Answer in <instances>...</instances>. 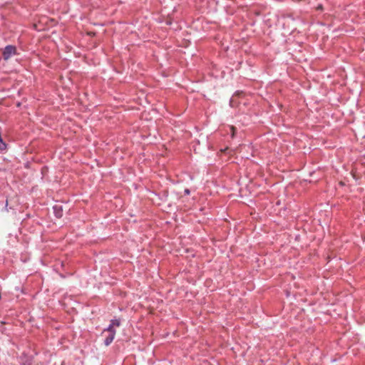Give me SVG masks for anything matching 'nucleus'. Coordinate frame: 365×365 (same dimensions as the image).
I'll return each instance as SVG.
<instances>
[{"instance_id":"1","label":"nucleus","mask_w":365,"mask_h":365,"mask_svg":"<svg viewBox=\"0 0 365 365\" xmlns=\"http://www.w3.org/2000/svg\"><path fill=\"white\" fill-rule=\"evenodd\" d=\"M120 325V321L119 319H114L110 321L109 326L103 330V334L106 332L108 333L104 341L106 346H108L113 342L116 333V328L119 327Z\"/></svg>"},{"instance_id":"5","label":"nucleus","mask_w":365,"mask_h":365,"mask_svg":"<svg viewBox=\"0 0 365 365\" xmlns=\"http://www.w3.org/2000/svg\"><path fill=\"white\" fill-rule=\"evenodd\" d=\"M230 128L232 131V135H234V131H235L234 127H230Z\"/></svg>"},{"instance_id":"3","label":"nucleus","mask_w":365,"mask_h":365,"mask_svg":"<svg viewBox=\"0 0 365 365\" xmlns=\"http://www.w3.org/2000/svg\"><path fill=\"white\" fill-rule=\"evenodd\" d=\"M53 211L56 217L60 218L63 216V210L61 205L53 206Z\"/></svg>"},{"instance_id":"2","label":"nucleus","mask_w":365,"mask_h":365,"mask_svg":"<svg viewBox=\"0 0 365 365\" xmlns=\"http://www.w3.org/2000/svg\"><path fill=\"white\" fill-rule=\"evenodd\" d=\"M15 51H16V48L15 47L12 46H7L4 51V53H3V55H4V58L5 59H8L9 58H10L13 54H14L15 53Z\"/></svg>"},{"instance_id":"4","label":"nucleus","mask_w":365,"mask_h":365,"mask_svg":"<svg viewBox=\"0 0 365 365\" xmlns=\"http://www.w3.org/2000/svg\"><path fill=\"white\" fill-rule=\"evenodd\" d=\"M184 192H185V195H189V194H190V190H189V189H185V190H184Z\"/></svg>"}]
</instances>
